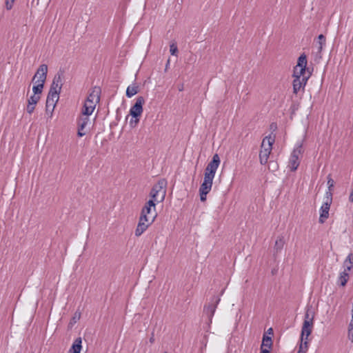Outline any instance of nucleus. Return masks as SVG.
Listing matches in <instances>:
<instances>
[{
    "instance_id": "19",
    "label": "nucleus",
    "mask_w": 353,
    "mask_h": 353,
    "mask_svg": "<svg viewBox=\"0 0 353 353\" xmlns=\"http://www.w3.org/2000/svg\"><path fill=\"white\" fill-rule=\"evenodd\" d=\"M80 318L81 312L79 311H76L68 323V328L72 329L74 324L80 319Z\"/></svg>"
},
{
    "instance_id": "18",
    "label": "nucleus",
    "mask_w": 353,
    "mask_h": 353,
    "mask_svg": "<svg viewBox=\"0 0 353 353\" xmlns=\"http://www.w3.org/2000/svg\"><path fill=\"white\" fill-rule=\"evenodd\" d=\"M138 92H139V87L137 85H135V84L130 85L126 89V96L128 98H131L134 95L137 94Z\"/></svg>"
},
{
    "instance_id": "40",
    "label": "nucleus",
    "mask_w": 353,
    "mask_h": 353,
    "mask_svg": "<svg viewBox=\"0 0 353 353\" xmlns=\"http://www.w3.org/2000/svg\"><path fill=\"white\" fill-rule=\"evenodd\" d=\"M181 90H182L181 87H179V91H181Z\"/></svg>"
},
{
    "instance_id": "31",
    "label": "nucleus",
    "mask_w": 353,
    "mask_h": 353,
    "mask_svg": "<svg viewBox=\"0 0 353 353\" xmlns=\"http://www.w3.org/2000/svg\"><path fill=\"white\" fill-rule=\"evenodd\" d=\"M34 109H35V105H34L30 104V103H28L26 110H27V112L28 114H32L34 112Z\"/></svg>"
},
{
    "instance_id": "14",
    "label": "nucleus",
    "mask_w": 353,
    "mask_h": 353,
    "mask_svg": "<svg viewBox=\"0 0 353 353\" xmlns=\"http://www.w3.org/2000/svg\"><path fill=\"white\" fill-rule=\"evenodd\" d=\"M220 298L218 296H214L212 300V303H209L204 308V312L209 316V318H212L215 312L216 309V306L220 301Z\"/></svg>"
},
{
    "instance_id": "11",
    "label": "nucleus",
    "mask_w": 353,
    "mask_h": 353,
    "mask_svg": "<svg viewBox=\"0 0 353 353\" xmlns=\"http://www.w3.org/2000/svg\"><path fill=\"white\" fill-rule=\"evenodd\" d=\"M145 99L143 97H138L136 99L135 103L130 108V114L132 117H140L143 112V105Z\"/></svg>"
},
{
    "instance_id": "1",
    "label": "nucleus",
    "mask_w": 353,
    "mask_h": 353,
    "mask_svg": "<svg viewBox=\"0 0 353 353\" xmlns=\"http://www.w3.org/2000/svg\"><path fill=\"white\" fill-rule=\"evenodd\" d=\"M220 158L217 154H214L211 161L207 165L205 170L204 179L199 188V196L201 201H205L207 194L210 192L213 179L220 164Z\"/></svg>"
},
{
    "instance_id": "13",
    "label": "nucleus",
    "mask_w": 353,
    "mask_h": 353,
    "mask_svg": "<svg viewBox=\"0 0 353 353\" xmlns=\"http://www.w3.org/2000/svg\"><path fill=\"white\" fill-rule=\"evenodd\" d=\"M77 127H78V132L77 134L79 137H81L85 134V128L90 123V118L88 116L81 115L77 119Z\"/></svg>"
},
{
    "instance_id": "36",
    "label": "nucleus",
    "mask_w": 353,
    "mask_h": 353,
    "mask_svg": "<svg viewBox=\"0 0 353 353\" xmlns=\"http://www.w3.org/2000/svg\"><path fill=\"white\" fill-rule=\"evenodd\" d=\"M349 201L353 203V190L350 192L349 196Z\"/></svg>"
},
{
    "instance_id": "37",
    "label": "nucleus",
    "mask_w": 353,
    "mask_h": 353,
    "mask_svg": "<svg viewBox=\"0 0 353 353\" xmlns=\"http://www.w3.org/2000/svg\"><path fill=\"white\" fill-rule=\"evenodd\" d=\"M350 324L353 325V311H352V319H351V321H350Z\"/></svg>"
},
{
    "instance_id": "21",
    "label": "nucleus",
    "mask_w": 353,
    "mask_h": 353,
    "mask_svg": "<svg viewBox=\"0 0 353 353\" xmlns=\"http://www.w3.org/2000/svg\"><path fill=\"white\" fill-rule=\"evenodd\" d=\"M284 243L285 241L283 237L279 236L275 241L274 248L276 250H281L283 248Z\"/></svg>"
},
{
    "instance_id": "4",
    "label": "nucleus",
    "mask_w": 353,
    "mask_h": 353,
    "mask_svg": "<svg viewBox=\"0 0 353 353\" xmlns=\"http://www.w3.org/2000/svg\"><path fill=\"white\" fill-rule=\"evenodd\" d=\"M275 141V137L271 134L266 136L262 141L261 149L259 153L260 163L265 165L268 161L272 150V145Z\"/></svg>"
},
{
    "instance_id": "39",
    "label": "nucleus",
    "mask_w": 353,
    "mask_h": 353,
    "mask_svg": "<svg viewBox=\"0 0 353 353\" xmlns=\"http://www.w3.org/2000/svg\"><path fill=\"white\" fill-rule=\"evenodd\" d=\"M150 342H151V343H152V342L154 341V339H153V338H151V339H150Z\"/></svg>"
},
{
    "instance_id": "17",
    "label": "nucleus",
    "mask_w": 353,
    "mask_h": 353,
    "mask_svg": "<svg viewBox=\"0 0 353 353\" xmlns=\"http://www.w3.org/2000/svg\"><path fill=\"white\" fill-rule=\"evenodd\" d=\"M349 279V273L347 271H343L340 273L339 276L338 278V284L341 286L343 287L346 285L347 281Z\"/></svg>"
},
{
    "instance_id": "34",
    "label": "nucleus",
    "mask_w": 353,
    "mask_h": 353,
    "mask_svg": "<svg viewBox=\"0 0 353 353\" xmlns=\"http://www.w3.org/2000/svg\"><path fill=\"white\" fill-rule=\"evenodd\" d=\"M345 259L347 261L350 262V263L353 264V253L349 254Z\"/></svg>"
},
{
    "instance_id": "35",
    "label": "nucleus",
    "mask_w": 353,
    "mask_h": 353,
    "mask_svg": "<svg viewBox=\"0 0 353 353\" xmlns=\"http://www.w3.org/2000/svg\"><path fill=\"white\" fill-rule=\"evenodd\" d=\"M270 349L271 348L261 347V353H270Z\"/></svg>"
},
{
    "instance_id": "30",
    "label": "nucleus",
    "mask_w": 353,
    "mask_h": 353,
    "mask_svg": "<svg viewBox=\"0 0 353 353\" xmlns=\"http://www.w3.org/2000/svg\"><path fill=\"white\" fill-rule=\"evenodd\" d=\"M139 122V117H132L130 121V125L132 127H135Z\"/></svg>"
},
{
    "instance_id": "15",
    "label": "nucleus",
    "mask_w": 353,
    "mask_h": 353,
    "mask_svg": "<svg viewBox=\"0 0 353 353\" xmlns=\"http://www.w3.org/2000/svg\"><path fill=\"white\" fill-rule=\"evenodd\" d=\"M307 78L294 79L293 80V92L297 94L301 90H304L307 81Z\"/></svg>"
},
{
    "instance_id": "27",
    "label": "nucleus",
    "mask_w": 353,
    "mask_h": 353,
    "mask_svg": "<svg viewBox=\"0 0 353 353\" xmlns=\"http://www.w3.org/2000/svg\"><path fill=\"white\" fill-rule=\"evenodd\" d=\"M170 52L172 55L176 56L177 54L178 48H177V46H176L175 43H172L170 46Z\"/></svg>"
},
{
    "instance_id": "20",
    "label": "nucleus",
    "mask_w": 353,
    "mask_h": 353,
    "mask_svg": "<svg viewBox=\"0 0 353 353\" xmlns=\"http://www.w3.org/2000/svg\"><path fill=\"white\" fill-rule=\"evenodd\" d=\"M308 343L307 341H304V339H301V344L297 353H306L308 349Z\"/></svg>"
},
{
    "instance_id": "8",
    "label": "nucleus",
    "mask_w": 353,
    "mask_h": 353,
    "mask_svg": "<svg viewBox=\"0 0 353 353\" xmlns=\"http://www.w3.org/2000/svg\"><path fill=\"white\" fill-rule=\"evenodd\" d=\"M325 195V199L320 208V216L319 221L321 223H325V220L328 218L329 211L332 201V196L331 192H326Z\"/></svg>"
},
{
    "instance_id": "7",
    "label": "nucleus",
    "mask_w": 353,
    "mask_h": 353,
    "mask_svg": "<svg viewBox=\"0 0 353 353\" xmlns=\"http://www.w3.org/2000/svg\"><path fill=\"white\" fill-rule=\"evenodd\" d=\"M307 57L305 54H302L298 59L297 64L294 67L293 77L294 79H309V75H306Z\"/></svg>"
},
{
    "instance_id": "24",
    "label": "nucleus",
    "mask_w": 353,
    "mask_h": 353,
    "mask_svg": "<svg viewBox=\"0 0 353 353\" xmlns=\"http://www.w3.org/2000/svg\"><path fill=\"white\" fill-rule=\"evenodd\" d=\"M94 110V108H92L91 107L83 105V106L82 108V110H81V115L90 117L92 114Z\"/></svg>"
},
{
    "instance_id": "3",
    "label": "nucleus",
    "mask_w": 353,
    "mask_h": 353,
    "mask_svg": "<svg viewBox=\"0 0 353 353\" xmlns=\"http://www.w3.org/2000/svg\"><path fill=\"white\" fill-rule=\"evenodd\" d=\"M62 83L61 77L55 76L51 84L50 91L46 99V112H50V117L52 114L56 104L59 99V94L61 90Z\"/></svg>"
},
{
    "instance_id": "33",
    "label": "nucleus",
    "mask_w": 353,
    "mask_h": 353,
    "mask_svg": "<svg viewBox=\"0 0 353 353\" xmlns=\"http://www.w3.org/2000/svg\"><path fill=\"white\" fill-rule=\"evenodd\" d=\"M327 185H328V188H329V191L328 192H330L331 188L334 186V181L330 177H328Z\"/></svg>"
},
{
    "instance_id": "6",
    "label": "nucleus",
    "mask_w": 353,
    "mask_h": 353,
    "mask_svg": "<svg viewBox=\"0 0 353 353\" xmlns=\"http://www.w3.org/2000/svg\"><path fill=\"white\" fill-rule=\"evenodd\" d=\"M303 152V141H299L296 143L289 159L288 167L291 171H295L297 170L300 164V157H301Z\"/></svg>"
},
{
    "instance_id": "26",
    "label": "nucleus",
    "mask_w": 353,
    "mask_h": 353,
    "mask_svg": "<svg viewBox=\"0 0 353 353\" xmlns=\"http://www.w3.org/2000/svg\"><path fill=\"white\" fill-rule=\"evenodd\" d=\"M318 43L319 44V51H321L323 47L325 45V37L323 34H320L318 37Z\"/></svg>"
},
{
    "instance_id": "10",
    "label": "nucleus",
    "mask_w": 353,
    "mask_h": 353,
    "mask_svg": "<svg viewBox=\"0 0 353 353\" xmlns=\"http://www.w3.org/2000/svg\"><path fill=\"white\" fill-rule=\"evenodd\" d=\"M100 88L98 87H94L91 91V92L89 94L83 105L95 109L97 104L100 101Z\"/></svg>"
},
{
    "instance_id": "32",
    "label": "nucleus",
    "mask_w": 353,
    "mask_h": 353,
    "mask_svg": "<svg viewBox=\"0 0 353 353\" xmlns=\"http://www.w3.org/2000/svg\"><path fill=\"white\" fill-rule=\"evenodd\" d=\"M14 0H6V7L7 10H11Z\"/></svg>"
},
{
    "instance_id": "25",
    "label": "nucleus",
    "mask_w": 353,
    "mask_h": 353,
    "mask_svg": "<svg viewBox=\"0 0 353 353\" xmlns=\"http://www.w3.org/2000/svg\"><path fill=\"white\" fill-rule=\"evenodd\" d=\"M40 99V97L39 95L33 94L32 95L28 100V103L30 104H33L36 105L38 101Z\"/></svg>"
},
{
    "instance_id": "23",
    "label": "nucleus",
    "mask_w": 353,
    "mask_h": 353,
    "mask_svg": "<svg viewBox=\"0 0 353 353\" xmlns=\"http://www.w3.org/2000/svg\"><path fill=\"white\" fill-rule=\"evenodd\" d=\"M34 83V85H33L32 91L34 92V94L38 95L42 92L44 85L40 84L38 83Z\"/></svg>"
},
{
    "instance_id": "12",
    "label": "nucleus",
    "mask_w": 353,
    "mask_h": 353,
    "mask_svg": "<svg viewBox=\"0 0 353 353\" xmlns=\"http://www.w3.org/2000/svg\"><path fill=\"white\" fill-rule=\"evenodd\" d=\"M48 72V66L46 64H42L37 69L32 81L34 83H38L44 85Z\"/></svg>"
},
{
    "instance_id": "9",
    "label": "nucleus",
    "mask_w": 353,
    "mask_h": 353,
    "mask_svg": "<svg viewBox=\"0 0 353 353\" xmlns=\"http://www.w3.org/2000/svg\"><path fill=\"white\" fill-rule=\"evenodd\" d=\"M313 327V317L310 316L308 312H306L305 314V319L303 321V324L301 330V339H304V341H307V338L312 333Z\"/></svg>"
},
{
    "instance_id": "29",
    "label": "nucleus",
    "mask_w": 353,
    "mask_h": 353,
    "mask_svg": "<svg viewBox=\"0 0 353 353\" xmlns=\"http://www.w3.org/2000/svg\"><path fill=\"white\" fill-rule=\"evenodd\" d=\"M348 338L353 343V325L352 324L349 325Z\"/></svg>"
},
{
    "instance_id": "22",
    "label": "nucleus",
    "mask_w": 353,
    "mask_h": 353,
    "mask_svg": "<svg viewBox=\"0 0 353 353\" xmlns=\"http://www.w3.org/2000/svg\"><path fill=\"white\" fill-rule=\"evenodd\" d=\"M272 345V339L268 336H263L261 347L271 348Z\"/></svg>"
},
{
    "instance_id": "28",
    "label": "nucleus",
    "mask_w": 353,
    "mask_h": 353,
    "mask_svg": "<svg viewBox=\"0 0 353 353\" xmlns=\"http://www.w3.org/2000/svg\"><path fill=\"white\" fill-rule=\"evenodd\" d=\"M344 267H345V271H347V272H350L352 267H353V264L352 263H350V262L347 261V260L345 259L344 261Z\"/></svg>"
},
{
    "instance_id": "16",
    "label": "nucleus",
    "mask_w": 353,
    "mask_h": 353,
    "mask_svg": "<svg viewBox=\"0 0 353 353\" xmlns=\"http://www.w3.org/2000/svg\"><path fill=\"white\" fill-rule=\"evenodd\" d=\"M82 340L81 337H78L75 339L72 346L71 347V353H80L82 346Z\"/></svg>"
},
{
    "instance_id": "2",
    "label": "nucleus",
    "mask_w": 353,
    "mask_h": 353,
    "mask_svg": "<svg viewBox=\"0 0 353 353\" xmlns=\"http://www.w3.org/2000/svg\"><path fill=\"white\" fill-rule=\"evenodd\" d=\"M157 216L156 204L148 201L141 210L139 223L135 230V236H140L152 224Z\"/></svg>"
},
{
    "instance_id": "41",
    "label": "nucleus",
    "mask_w": 353,
    "mask_h": 353,
    "mask_svg": "<svg viewBox=\"0 0 353 353\" xmlns=\"http://www.w3.org/2000/svg\"><path fill=\"white\" fill-rule=\"evenodd\" d=\"M181 90H182L181 87H179V91H181Z\"/></svg>"
},
{
    "instance_id": "38",
    "label": "nucleus",
    "mask_w": 353,
    "mask_h": 353,
    "mask_svg": "<svg viewBox=\"0 0 353 353\" xmlns=\"http://www.w3.org/2000/svg\"><path fill=\"white\" fill-rule=\"evenodd\" d=\"M169 65H170V60H168V62H167V64H166V68H168Z\"/></svg>"
},
{
    "instance_id": "42",
    "label": "nucleus",
    "mask_w": 353,
    "mask_h": 353,
    "mask_svg": "<svg viewBox=\"0 0 353 353\" xmlns=\"http://www.w3.org/2000/svg\"><path fill=\"white\" fill-rule=\"evenodd\" d=\"M68 353H71V350H69V352Z\"/></svg>"
},
{
    "instance_id": "5",
    "label": "nucleus",
    "mask_w": 353,
    "mask_h": 353,
    "mask_svg": "<svg viewBox=\"0 0 353 353\" xmlns=\"http://www.w3.org/2000/svg\"><path fill=\"white\" fill-rule=\"evenodd\" d=\"M165 186L166 181L163 179L160 180L153 185L150 193V199L149 201H152L154 203L157 204L162 202L165 196Z\"/></svg>"
}]
</instances>
